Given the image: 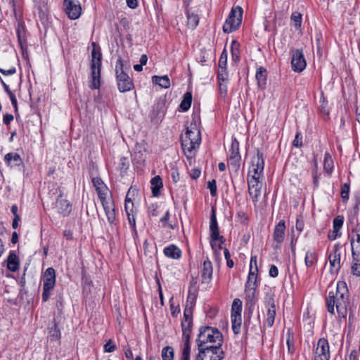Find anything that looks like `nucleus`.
Here are the masks:
<instances>
[{
	"instance_id": "obj_1",
	"label": "nucleus",
	"mask_w": 360,
	"mask_h": 360,
	"mask_svg": "<svg viewBox=\"0 0 360 360\" xmlns=\"http://www.w3.org/2000/svg\"><path fill=\"white\" fill-rule=\"evenodd\" d=\"M349 292L345 281H338L335 291H330L326 298L327 311L332 315L335 314V307L340 318L346 319Z\"/></svg>"
},
{
	"instance_id": "obj_2",
	"label": "nucleus",
	"mask_w": 360,
	"mask_h": 360,
	"mask_svg": "<svg viewBox=\"0 0 360 360\" xmlns=\"http://www.w3.org/2000/svg\"><path fill=\"white\" fill-rule=\"evenodd\" d=\"M181 147L186 158L191 160L195 155L196 150L201 142L200 131L196 124H191V127H187L184 136L181 137Z\"/></svg>"
},
{
	"instance_id": "obj_3",
	"label": "nucleus",
	"mask_w": 360,
	"mask_h": 360,
	"mask_svg": "<svg viewBox=\"0 0 360 360\" xmlns=\"http://www.w3.org/2000/svg\"><path fill=\"white\" fill-rule=\"evenodd\" d=\"M91 45L93 49L91 51V77L89 87L91 89H99L101 86L102 53L101 48L96 42H92Z\"/></svg>"
},
{
	"instance_id": "obj_4",
	"label": "nucleus",
	"mask_w": 360,
	"mask_h": 360,
	"mask_svg": "<svg viewBox=\"0 0 360 360\" xmlns=\"http://www.w3.org/2000/svg\"><path fill=\"white\" fill-rule=\"evenodd\" d=\"M128 69L127 62L119 56L116 61L115 72L117 88L121 93L129 91L134 88L133 79L127 72Z\"/></svg>"
},
{
	"instance_id": "obj_5",
	"label": "nucleus",
	"mask_w": 360,
	"mask_h": 360,
	"mask_svg": "<svg viewBox=\"0 0 360 360\" xmlns=\"http://www.w3.org/2000/svg\"><path fill=\"white\" fill-rule=\"evenodd\" d=\"M222 345V333L217 328L211 326H202L200 328L199 334L196 339L198 350L200 348H205L207 343H215Z\"/></svg>"
},
{
	"instance_id": "obj_6",
	"label": "nucleus",
	"mask_w": 360,
	"mask_h": 360,
	"mask_svg": "<svg viewBox=\"0 0 360 360\" xmlns=\"http://www.w3.org/2000/svg\"><path fill=\"white\" fill-rule=\"evenodd\" d=\"M243 14V10L240 6L233 7L223 25L224 32L231 33L237 30L242 22Z\"/></svg>"
},
{
	"instance_id": "obj_7",
	"label": "nucleus",
	"mask_w": 360,
	"mask_h": 360,
	"mask_svg": "<svg viewBox=\"0 0 360 360\" xmlns=\"http://www.w3.org/2000/svg\"><path fill=\"white\" fill-rule=\"evenodd\" d=\"M222 345L207 346L205 348H200L195 360H222L225 357V353L221 347Z\"/></svg>"
},
{
	"instance_id": "obj_8",
	"label": "nucleus",
	"mask_w": 360,
	"mask_h": 360,
	"mask_svg": "<svg viewBox=\"0 0 360 360\" xmlns=\"http://www.w3.org/2000/svg\"><path fill=\"white\" fill-rule=\"evenodd\" d=\"M41 279L43 281L42 302H47L51 296V291L56 285V271L53 267H49L44 273Z\"/></svg>"
},
{
	"instance_id": "obj_9",
	"label": "nucleus",
	"mask_w": 360,
	"mask_h": 360,
	"mask_svg": "<svg viewBox=\"0 0 360 360\" xmlns=\"http://www.w3.org/2000/svg\"><path fill=\"white\" fill-rule=\"evenodd\" d=\"M340 244L337 243L334 245L333 250L328 255V260L330 262V272L332 274H338L340 271L341 264V253Z\"/></svg>"
},
{
	"instance_id": "obj_10",
	"label": "nucleus",
	"mask_w": 360,
	"mask_h": 360,
	"mask_svg": "<svg viewBox=\"0 0 360 360\" xmlns=\"http://www.w3.org/2000/svg\"><path fill=\"white\" fill-rule=\"evenodd\" d=\"M64 10L68 17L71 20L79 18L82 13V7L78 0H64Z\"/></svg>"
},
{
	"instance_id": "obj_11",
	"label": "nucleus",
	"mask_w": 360,
	"mask_h": 360,
	"mask_svg": "<svg viewBox=\"0 0 360 360\" xmlns=\"http://www.w3.org/2000/svg\"><path fill=\"white\" fill-rule=\"evenodd\" d=\"M261 177L262 176H259L252 175L251 179L248 180V192L254 203L258 202L259 197L261 195L262 186L260 181Z\"/></svg>"
},
{
	"instance_id": "obj_12",
	"label": "nucleus",
	"mask_w": 360,
	"mask_h": 360,
	"mask_svg": "<svg viewBox=\"0 0 360 360\" xmlns=\"http://www.w3.org/2000/svg\"><path fill=\"white\" fill-rule=\"evenodd\" d=\"M328 340L324 338H320L314 352V360H329L330 356Z\"/></svg>"
},
{
	"instance_id": "obj_13",
	"label": "nucleus",
	"mask_w": 360,
	"mask_h": 360,
	"mask_svg": "<svg viewBox=\"0 0 360 360\" xmlns=\"http://www.w3.org/2000/svg\"><path fill=\"white\" fill-rule=\"evenodd\" d=\"M291 68L294 72H301L307 65L303 52L300 49L292 50Z\"/></svg>"
},
{
	"instance_id": "obj_14",
	"label": "nucleus",
	"mask_w": 360,
	"mask_h": 360,
	"mask_svg": "<svg viewBox=\"0 0 360 360\" xmlns=\"http://www.w3.org/2000/svg\"><path fill=\"white\" fill-rule=\"evenodd\" d=\"M258 273L249 271L248 281L245 283V292L250 300H254L257 288Z\"/></svg>"
},
{
	"instance_id": "obj_15",
	"label": "nucleus",
	"mask_w": 360,
	"mask_h": 360,
	"mask_svg": "<svg viewBox=\"0 0 360 360\" xmlns=\"http://www.w3.org/2000/svg\"><path fill=\"white\" fill-rule=\"evenodd\" d=\"M256 151V155L252 158L251 166L253 168L254 175L263 176L264 167V154L259 149H257Z\"/></svg>"
},
{
	"instance_id": "obj_16",
	"label": "nucleus",
	"mask_w": 360,
	"mask_h": 360,
	"mask_svg": "<svg viewBox=\"0 0 360 360\" xmlns=\"http://www.w3.org/2000/svg\"><path fill=\"white\" fill-rule=\"evenodd\" d=\"M56 208L62 216L68 217L72 212V204L69 200L63 198V195L60 193L56 202Z\"/></svg>"
},
{
	"instance_id": "obj_17",
	"label": "nucleus",
	"mask_w": 360,
	"mask_h": 360,
	"mask_svg": "<svg viewBox=\"0 0 360 360\" xmlns=\"http://www.w3.org/2000/svg\"><path fill=\"white\" fill-rule=\"evenodd\" d=\"M352 233L350 238L352 255H360V223L352 229Z\"/></svg>"
},
{
	"instance_id": "obj_18",
	"label": "nucleus",
	"mask_w": 360,
	"mask_h": 360,
	"mask_svg": "<svg viewBox=\"0 0 360 360\" xmlns=\"http://www.w3.org/2000/svg\"><path fill=\"white\" fill-rule=\"evenodd\" d=\"M265 303L269 307L266 312V323L269 327H272L276 316V307L274 297L272 296L268 297L266 298Z\"/></svg>"
},
{
	"instance_id": "obj_19",
	"label": "nucleus",
	"mask_w": 360,
	"mask_h": 360,
	"mask_svg": "<svg viewBox=\"0 0 360 360\" xmlns=\"http://www.w3.org/2000/svg\"><path fill=\"white\" fill-rule=\"evenodd\" d=\"M285 222L281 220L275 226L273 233L274 240L278 244H281L285 238Z\"/></svg>"
},
{
	"instance_id": "obj_20",
	"label": "nucleus",
	"mask_w": 360,
	"mask_h": 360,
	"mask_svg": "<svg viewBox=\"0 0 360 360\" xmlns=\"http://www.w3.org/2000/svg\"><path fill=\"white\" fill-rule=\"evenodd\" d=\"M213 267L212 264L208 258L203 262V266L201 274L202 282L209 283L212 278Z\"/></svg>"
},
{
	"instance_id": "obj_21",
	"label": "nucleus",
	"mask_w": 360,
	"mask_h": 360,
	"mask_svg": "<svg viewBox=\"0 0 360 360\" xmlns=\"http://www.w3.org/2000/svg\"><path fill=\"white\" fill-rule=\"evenodd\" d=\"M193 322L190 321L187 324L181 323L182 328V335H183V341H184V347L183 349H191V330H192Z\"/></svg>"
},
{
	"instance_id": "obj_22",
	"label": "nucleus",
	"mask_w": 360,
	"mask_h": 360,
	"mask_svg": "<svg viewBox=\"0 0 360 360\" xmlns=\"http://www.w3.org/2000/svg\"><path fill=\"white\" fill-rule=\"evenodd\" d=\"M344 222L343 217L338 216L333 221V231H330L328 234V238L330 240H335L340 234L338 232L342 227Z\"/></svg>"
},
{
	"instance_id": "obj_23",
	"label": "nucleus",
	"mask_w": 360,
	"mask_h": 360,
	"mask_svg": "<svg viewBox=\"0 0 360 360\" xmlns=\"http://www.w3.org/2000/svg\"><path fill=\"white\" fill-rule=\"evenodd\" d=\"M209 231L210 238L214 236H218V233H220L217 220L216 207L214 205H212L211 208Z\"/></svg>"
},
{
	"instance_id": "obj_24",
	"label": "nucleus",
	"mask_w": 360,
	"mask_h": 360,
	"mask_svg": "<svg viewBox=\"0 0 360 360\" xmlns=\"http://www.w3.org/2000/svg\"><path fill=\"white\" fill-rule=\"evenodd\" d=\"M166 101L163 98H159L153 106L152 114L154 117L160 118L165 113Z\"/></svg>"
},
{
	"instance_id": "obj_25",
	"label": "nucleus",
	"mask_w": 360,
	"mask_h": 360,
	"mask_svg": "<svg viewBox=\"0 0 360 360\" xmlns=\"http://www.w3.org/2000/svg\"><path fill=\"white\" fill-rule=\"evenodd\" d=\"M20 261L15 251L11 250L7 258V268L12 272H15L19 269Z\"/></svg>"
},
{
	"instance_id": "obj_26",
	"label": "nucleus",
	"mask_w": 360,
	"mask_h": 360,
	"mask_svg": "<svg viewBox=\"0 0 360 360\" xmlns=\"http://www.w3.org/2000/svg\"><path fill=\"white\" fill-rule=\"evenodd\" d=\"M5 162L11 167H18L22 165L23 162L20 155L17 153H8L4 156Z\"/></svg>"
},
{
	"instance_id": "obj_27",
	"label": "nucleus",
	"mask_w": 360,
	"mask_h": 360,
	"mask_svg": "<svg viewBox=\"0 0 360 360\" xmlns=\"http://www.w3.org/2000/svg\"><path fill=\"white\" fill-rule=\"evenodd\" d=\"M164 254L166 257L178 259L181 257V250L174 244H171L164 248Z\"/></svg>"
},
{
	"instance_id": "obj_28",
	"label": "nucleus",
	"mask_w": 360,
	"mask_h": 360,
	"mask_svg": "<svg viewBox=\"0 0 360 360\" xmlns=\"http://www.w3.org/2000/svg\"><path fill=\"white\" fill-rule=\"evenodd\" d=\"M255 77L257 82L258 87L264 89L266 86L267 80L266 69L262 66L257 68Z\"/></svg>"
},
{
	"instance_id": "obj_29",
	"label": "nucleus",
	"mask_w": 360,
	"mask_h": 360,
	"mask_svg": "<svg viewBox=\"0 0 360 360\" xmlns=\"http://www.w3.org/2000/svg\"><path fill=\"white\" fill-rule=\"evenodd\" d=\"M151 191L153 196H158L160 195V189L163 187V183L160 176H155L150 180Z\"/></svg>"
},
{
	"instance_id": "obj_30",
	"label": "nucleus",
	"mask_w": 360,
	"mask_h": 360,
	"mask_svg": "<svg viewBox=\"0 0 360 360\" xmlns=\"http://www.w3.org/2000/svg\"><path fill=\"white\" fill-rule=\"evenodd\" d=\"M334 167V162L330 154L326 152L324 155L323 160V170L328 175L330 176Z\"/></svg>"
},
{
	"instance_id": "obj_31",
	"label": "nucleus",
	"mask_w": 360,
	"mask_h": 360,
	"mask_svg": "<svg viewBox=\"0 0 360 360\" xmlns=\"http://www.w3.org/2000/svg\"><path fill=\"white\" fill-rule=\"evenodd\" d=\"M187 15V26L191 30H195L199 23V17L197 14L191 13L188 10H186Z\"/></svg>"
},
{
	"instance_id": "obj_32",
	"label": "nucleus",
	"mask_w": 360,
	"mask_h": 360,
	"mask_svg": "<svg viewBox=\"0 0 360 360\" xmlns=\"http://www.w3.org/2000/svg\"><path fill=\"white\" fill-rule=\"evenodd\" d=\"M192 98L193 96L191 92L187 91L184 94L183 99L179 105V108L183 112H186L190 108L192 103Z\"/></svg>"
},
{
	"instance_id": "obj_33",
	"label": "nucleus",
	"mask_w": 360,
	"mask_h": 360,
	"mask_svg": "<svg viewBox=\"0 0 360 360\" xmlns=\"http://www.w3.org/2000/svg\"><path fill=\"white\" fill-rule=\"evenodd\" d=\"M153 82L159 85L162 88L167 89L170 86V80L167 75L157 76L154 75L152 77Z\"/></svg>"
},
{
	"instance_id": "obj_34",
	"label": "nucleus",
	"mask_w": 360,
	"mask_h": 360,
	"mask_svg": "<svg viewBox=\"0 0 360 360\" xmlns=\"http://www.w3.org/2000/svg\"><path fill=\"white\" fill-rule=\"evenodd\" d=\"M37 9L39 18L41 21L46 20L48 17L47 4L43 1H39L37 3Z\"/></svg>"
},
{
	"instance_id": "obj_35",
	"label": "nucleus",
	"mask_w": 360,
	"mask_h": 360,
	"mask_svg": "<svg viewBox=\"0 0 360 360\" xmlns=\"http://www.w3.org/2000/svg\"><path fill=\"white\" fill-rule=\"evenodd\" d=\"M242 301L240 299H235L231 305V316L241 317Z\"/></svg>"
},
{
	"instance_id": "obj_36",
	"label": "nucleus",
	"mask_w": 360,
	"mask_h": 360,
	"mask_svg": "<svg viewBox=\"0 0 360 360\" xmlns=\"http://www.w3.org/2000/svg\"><path fill=\"white\" fill-rule=\"evenodd\" d=\"M231 52L232 60L235 63L239 62L240 56V44L236 40H233L231 46Z\"/></svg>"
},
{
	"instance_id": "obj_37",
	"label": "nucleus",
	"mask_w": 360,
	"mask_h": 360,
	"mask_svg": "<svg viewBox=\"0 0 360 360\" xmlns=\"http://www.w3.org/2000/svg\"><path fill=\"white\" fill-rule=\"evenodd\" d=\"M318 261V256L315 252L307 251L304 257V263L307 267H311Z\"/></svg>"
},
{
	"instance_id": "obj_38",
	"label": "nucleus",
	"mask_w": 360,
	"mask_h": 360,
	"mask_svg": "<svg viewBox=\"0 0 360 360\" xmlns=\"http://www.w3.org/2000/svg\"><path fill=\"white\" fill-rule=\"evenodd\" d=\"M230 155L229 158L241 157L239 149V142L236 137H232L231 148L229 150Z\"/></svg>"
},
{
	"instance_id": "obj_39",
	"label": "nucleus",
	"mask_w": 360,
	"mask_h": 360,
	"mask_svg": "<svg viewBox=\"0 0 360 360\" xmlns=\"http://www.w3.org/2000/svg\"><path fill=\"white\" fill-rule=\"evenodd\" d=\"M197 296V289H188L186 307H191V309H193L195 304Z\"/></svg>"
},
{
	"instance_id": "obj_40",
	"label": "nucleus",
	"mask_w": 360,
	"mask_h": 360,
	"mask_svg": "<svg viewBox=\"0 0 360 360\" xmlns=\"http://www.w3.org/2000/svg\"><path fill=\"white\" fill-rule=\"evenodd\" d=\"M352 264L351 267L352 274L357 277L360 276V255H353Z\"/></svg>"
},
{
	"instance_id": "obj_41",
	"label": "nucleus",
	"mask_w": 360,
	"mask_h": 360,
	"mask_svg": "<svg viewBox=\"0 0 360 360\" xmlns=\"http://www.w3.org/2000/svg\"><path fill=\"white\" fill-rule=\"evenodd\" d=\"M241 157L238 158H229L228 164L229 169H231L236 174L238 173L240 167Z\"/></svg>"
},
{
	"instance_id": "obj_42",
	"label": "nucleus",
	"mask_w": 360,
	"mask_h": 360,
	"mask_svg": "<svg viewBox=\"0 0 360 360\" xmlns=\"http://www.w3.org/2000/svg\"><path fill=\"white\" fill-rule=\"evenodd\" d=\"M124 210L127 215V219L129 224H134L136 223V215L137 210L136 208L129 209V204L124 203Z\"/></svg>"
},
{
	"instance_id": "obj_43",
	"label": "nucleus",
	"mask_w": 360,
	"mask_h": 360,
	"mask_svg": "<svg viewBox=\"0 0 360 360\" xmlns=\"http://www.w3.org/2000/svg\"><path fill=\"white\" fill-rule=\"evenodd\" d=\"M130 165L129 159L127 157H122L119 160L118 168L122 175L127 173Z\"/></svg>"
},
{
	"instance_id": "obj_44",
	"label": "nucleus",
	"mask_w": 360,
	"mask_h": 360,
	"mask_svg": "<svg viewBox=\"0 0 360 360\" xmlns=\"http://www.w3.org/2000/svg\"><path fill=\"white\" fill-rule=\"evenodd\" d=\"M162 360H174V352L171 346L163 347L161 354Z\"/></svg>"
},
{
	"instance_id": "obj_45",
	"label": "nucleus",
	"mask_w": 360,
	"mask_h": 360,
	"mask_svg": "<svg viewBox=\"0 0 360 360\" xmlns=\"http://www.w3.org/2000/svg\"><path fill=\"white\" fill-rule=\"evenodd\" d=\"M218 241L220 244H224L226 241L225 238L223 236L220 235V233H218V236H214L210 238V245L212 249L216 252H217V244L216 242Z\"/></svg>"
},
{
	"instance_id": "obj_46",
	"label": "nucleus",
	"mask_w": 360,
	"mask_h": 360,
	"mask_svg": "<svg viewBox=\"0 0 360 360\" xmlns=\"http://www.w3.org/2000/svg\"><path fill=\"white\" fill-rule=\"evenodd\" d=\"M350 184L349 183H345L340 190V195L344 202H347L349 198Z\"/></svg>"
},
{
	"instance_id": "obj_47",
	"label": "nucleus",
	"mask_w": 360,
	"mask_h": 360,
	"mask_svg": "<svg viewBox=\"0 0 360 360\" xmlns=\"http://www.w3.org/2000/svg\"><path fill=\"white\" fill-rule=\"evenodd\" d=\"M49 335L55 340H59L60 338V330L56 321H53V326L49 328Z\"/></svg>"
},
{
	"instance_id": "obj_48",
	"label": "nucleus",
	"mask_w": 360,
	"mask_h": 360,
	"mask_svg": "<svg viewBox=\"0 0 360 360\" xmlns=\"http://www.w3.org/2000/svg\"><path fill=\"white\" fill-rule=\"evenodd\" d=\"M193 309L191 307H185L184 311V319L181 321V323L187 324L190 321L193 322Z\"/></svg>"
},
{
	"instance_id": "obj_49",
	"label": "nucleus",
	"mask_w": 360,
	"mask_h": 360,
	"mask_svg": "<svg viewBox=\"0 0 360 360\" xmlns=\"http://www.w3.org/2000/svg\"><path fill=\"white\" fill-rule=\"evenodd\" d=\"M290 19L294 22V26L297 30L301 27L302 15L300 13H292Z\"/></svg>"
},
{
	"instance_id": "obj_50",
	"label": "nucleus",
	"mask_w": 360,
	"mask_h": 360,
	"mask_svg": "<svg viewBox=\"0 0 360 360\" xmlns=\"http://www.w3.org/2000/svg\"><path fill=\"white\" fill-rule=\"evenodd\" d=\"M92 183L95 187L96 191L101 188L108 190V187L105 185L103 181L100 177H94L92 179Z\"/></svg>"
},
{
	"instance_id": "obj_51",
	"label": "nucleus",
	"mask_w": 360,
	"mask_h": 360,
	"mask_svg": "<svg viewBox=\"0 0 360 360\" xmlns=\"http://www.w3.org/2000/svg\"><path fill=\"white\" fill-rule=\"evenodd\" d=\"M229 74L226 68H219L217 72L218 82H226L228 80Z\"/></svg>"
},
{
	"instance_id": "obj_52",
	"label": "nucleus",
	"mask_w": 360,
	"mask_h": 360,
	"mask_svg": "<svg viewBox=\"0 0 360 360\" xmlns=\"http://www.w3.org/2000/svg\"><path fill=\"white\" fill-rule=\"evenodd\" d=\"M103 207L104 209L105 214L110 211H112L115 209L114 201L112 198H109L108 201H105L101 202Z\"/></svg>"
},
{
	"instance_id": "obj_53",
	"label": "nucleus",
	"mask_w": 360,
	"mask_h": 360,
	"mask_svg": "<svg viewBox=\"0 0 360 360\" xmlns=\"http://www.w3.org/2000/svg\"><path fill=\"white\" fill-rule=\"evenodd\" d=\"M320 103H321V105H320V112L321 113H323V114L327 115H329V110H328V109L327 108L328 102L326 100V98H324L323 94H322V96L321 98Z\"/></svg>"
},
{
	"instance_id": "obj_54",
	"label": "nucleus",
	"mask_w": 360,
	"mask_h": 360,
	"mask_svg": "<svg viewBox=\"0 0 360 360\" xmlns=\"http://www.w3.org/2000/svg\"><path fill=\"white\" fill-rule=\"evenodd\" d=\"M227 66V52L224 49L221 53L219 60V68H226Z\"/></svg>"
},
{
	"instance_id": "obj_55",
	"label": "nucleus",
	"mask_w": 360,
	"mask_h": 360,
	"mask_svg": "<svg viewBox=\"0 0 360 360\" xmlns=\"http://www.w3.org/2000/svg\"><path fill=\"white\" fill-rule=\"evenodd\" d=\"M158 205L152 204L148 207V214L149 217H157L159 214L158 210Z\"/></svg>"
},
{
	"instance_id": "obj_56",
	"label": "nucleus",
	"mask_w": 360,
	"mask_h": 360,
	"mask_svg": "<svg viewBox=\"0 0 360 360\" xmlns=\"http://www.w3.org/2000/svg\"><path fill=\"white\" fill-rule=\"evenodd\" d=\"M207 188L210 190V194L212 197L217 195V182L215 179L208 181Z\"/></svg>"
},
{
	"instance_id": "obj_57",
	"label": "nucleus",
	"mask_w": 360,
	"mask_h": 360,
	"mask_svg": "<svg viewBox=\"0 0 360 360\" xmlns=\"http://www.w3.org/2000/svg\"><path fill=\"white\" fill-rule=\"evenodd\" d=\"M170 217V213L169 210H167L165 213V215L160 219V222L162 223V227H166L168 226L170 229H173L174 226L171 224H168L167 222Z\"/></svg>"
},
{
	"instance_id": "obj_58",
	"label": "nucleus",
	"mask_w": 360,
	"mask_h": 360,
	"mask_svg": "<svg viewBox=\"0 0 360 360\" xmlns=\"http://www.w3.org/2000/svg\"><path fill=\"white\" fill-rule=\"evenodd\" d=\"M104 352H114L117 347L116 345L112 342V340L111 339L108 340V341L104 345Z\"/></svg>"
},
{
	"instance_id": "obj_59",
	"label": "nucleus",
	"mask_w": 360,
	"mask_h": 360,
	"mask_svg": "<svg viewBox=\"0 0 360 360\" xmlns=\"http://www.w3.org/2000/svg\"><path fill=\"white\" fill-rule=\"evenodd\" d=\"M250 271L258 273L257 260L256 255L251 256Z\"/></svg>"
},
{
	"instance_id": "obj_60",
	"label": "nucleus",
	"mask_w": 360,
	"mask_h": 360,
	"mask_svg": "<svg viewBox=\"0 0 360 360\" xmlns=\"http://www.w3.org/2000/svg\"><path fill=\"white\" fill-rule=\"evenodd\" d=\"M292 146L296 148H301L302 146V136L300 132H297L292 141Z\"/></svg>"
},
{
	"instance_id": "obj_61",
	"label": "nucleus",
	"mask_w": 360,
	"mask_h": 360,
	"mask_svg": "<svg viewBox=\"0 0 360 360\" xmlns=\"http://www.w3.org/2000/svg\"><path fill=\"white\" fill-rule=\"evenodd\" d=\"M108 191V190H104V188H101L96 191L98 196L101 202L108 200V199L107 198Z\"/></svg>"
},
{
	"instance_id": "obj_62",
	"label": "nucleus",
	"mask_w": 360,
	"mask_h": 360,
	"mask_svg": "<svg viewBox=\"0 0 360 360\" xmlns=\"http://www.w3.org/2000/svg\"><path fill=\"white\" fill-rule=\"evenodd\" d=\"M106 217L110 224H115L116 221L115 210L113 209L112 211H110L108 213H107Z\"/></svg>"
},
{
	"instance_id": "obj_63",
	"label": "nucleus",
	"mask_w": 360,
	"mask_h": 360,
	"mask_svg": "<svg viewBox=\"0 0 360 360\" xmlns=\"http://www.w3.org/2000/svg\"><path fill=\"white\" fill-rule=\"evenodd\" d=\"M0 72L6 76L11 75L16 72V68H15V67H11V68H9L8 70L0 68Z\"/></svg>"
},
{
	"instance_id": "obj_64",
	"label": "nucleus",
	"mask_w": 360,
	"mask_h": 360,
	"mask_svg": "<svg viewBox=\"0 0 360 360\" xmlns=\"http://www.w3.org/2000/svg\"><path fill=\"white\" fill-rule=\"evenodd\" d=\"M269 274L272 278H276L278 275V269L276 265H271Z\"/></svg>"
}]
</instances>
